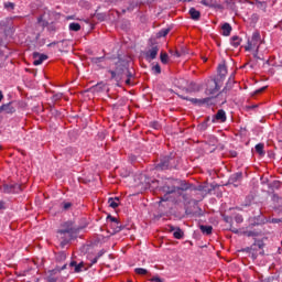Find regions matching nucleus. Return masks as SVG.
<instances>
[{
	"mask_svg": "<svg viewBox=\"0 0 282 282\" xmlns=\"http://www.w3.org/2000/svg\"><path fill=\"white\" fill-rule=\"evenodd\" d=\"M108 74H110V80H115L118 87L126 83V85L131 86L133 85V72L129 69V63L122 59H119L116 63V69H109Z\"/></svg>",
	"mask_w": 282,
	"mask_h": 282,
	"instance_id": "nucleus-1",
	"label": "nucleus"
},
{
	"mask_svg": "<svg viewBox=\"0 0 282 282\" xmlns=\"http://www.w3.org/2000/svg\"><path fill=\"white\" fill-rule=\"evenodd\" d=\"M180 164V159L177 154L171 152L166 155L161 156L160 162L155 165L156 171H172V169H177Z\"/></svg>",
	"mask_w": 282,
	"mask_h": 282,
	"instance_id": "nucleus-2",
	"label": "nucleus"
},
{
	"mask_svg": "<svg viewBox=\"0 0 282 282\" xmlns=\"http://www.w3.org/2000/svg\"><path fill=\"white\" fill-rule=\"evenodd\" d=\"M221 80L219 79H210L207 82V87L205 89L206 96H210V98H215L217 94H219V89H221Z\"/></svg>",
	"mask_w": 282,
	"mask_h": 282,
	"instance_id": "nucleus-3",
	"label": "nucleus"
},
{
	"mask_svg": "<svg viewBox=\"0 0 282 282\" xmlns=\"http://www.w3.org/2000/svg\"><path fill=\"white\" fill-rule=\"evenodd\" d=\"M259 45H261V33L256 31L253 32L251 40H248L245 50L246 52H250V50H253V47H257V50H259Z\"/></svg>",
	"mask_w": 282,
	"mask_h": 282,
	"instance_id": "nucleus-4",
	"label": "nucleus"
},
{
	"mask_svg": "<svg viewBox=\"0 0 282 282\" xmlns=\"http://www.w3.org/2000/svg\"><path fill=\"white\" fill-rule=\"evenodd\" d=\"M63 270H67V264H63L62 268H55L51 271H48L47 276L45 278L46 282H56L58 281V276H61V272H63Z\"/></svg>",
	"mask_w": 282,
	"mask_h": 282,
	"instance_id": "nucleus-5",
	"label": "nucleus"
},
{
	"mask_svg": "<svg viewBox=\"0 0 282 282\" xmlns=\"http://www.w3.org/2000/svg\"><path fill=\"white\" fill-rule=\"evenodd\" d=\"M180 98H182V100H188L189 102H192V105H196V107H203V105H210V102L213 100L212 97L197 99V98L186 97L184 95H181Z\"/></svg>",
	"mask_w": 282,
	"mask_h": 282,
	"instance_id": "nucleus-6",
	"label": "nucleus"
},
{
	"mask_svg": "<svg viewBox=\"0 0 282 282\" xmlns=\"http://www.w3.org/2000/svg\"><path fill=\"white\" fill-rule=\"evenodd\" d=\"M178 183H180V180H170L163 186V193H166V195H173V193H177V184Z\"/></svg>",
	"mask_w": 282,
	"mask_h": 282,
	"instance_id": "nucleus-7",
	"label": "nucleus"
},
{
	"mask_svg": "<svg viewBox=\"0 0 282 282\" xmlns=\"http://www.w3.org/2000/svg\"><path fill=\"white\" fill-rule=\"evenodd\" d=\"M59 235V239H62L61 241V246L62 248L66 247L67 243H69L72 241V239H74V237L76 236L75 234H70V231H57Z\"/></svg>",
	"mask_w": 282,
	"mask_h": 282,
	"instance_id": "nucleus-8",
	"label": "nucleus"
},
{
	"mask_svg": "<svg viewBox=\"0 0 282 282\" xmlns=\"http://www.w3.org/2000/svg\"><path fill=\"white\" fill-rule=\"evenodd\" d=\"M2 193H7V194H10V193H21V185L19 184H4L2 186Z\"/></svg>",
	"mask_w": 282,
	"mask_h": 282,
	"instance_id": "nucleus-9",
	"label": "nucleus"
},
{
	"mask_svg": "<svg viewBox=\"0 0 282 282\" xmlns=\"http://www.w3.org/2000/svg\"><path fill=\"white\" fill-rule=\"evenodd\" d=\"M33 58H34L33 65L39 66V65H43L44 61H47V55L41 54L39 52H34Z\"/></svg>",
	"mask_w": 282,
	"mask_h": 282,
	"instance_id": "nucleus-10",
	"label": "nucleus"
},
{
	"mask_svg": "<svg viewBox=\"0 0 282 282\" xmlns=\"http://www.w3.org/2000/svg\"><path fill=\"white\" fill-rule=\"evenodd\" d=\"M15 113L17 112V108L14 106H12V102H8V104H3L2 106H0V113Z\"/></svg>",
	"mask_w": 282,
	"mask_h": 282,
	"instance_id": "nucleus-11",
	"label": "nucleus"
},
{
	"mask_svg": "<svg viewBox=\"0 0 282 282\" xmlns=\"http://www.w3.org/2000/svg\"><path fill=\"white\" fill-rule=\"evenodd\" d=\"M62 232H68L70 231V235H76L78 232V229L74 227V223L67 221L63 225V229H59Z\"/></svg>",
	"mask_w": 282,
	"mask_h": 282,
	"instance_id": "nucleus-12",
	"label": "nucleus"
},
{
	"mask_svg": "<svg viewBox=\"0 0 282 282\" xmlns=\"http://www.w3.org/2000/svg\"><path fill=\"white\" fill-rule=\"evenodd\" d=\"M226 111L224 109H219L217 113L213 117L212 122H226Z\"/></svg>",
	"mask_w": 282,
	"mask_h": 282,
	"instance_id": "nucleus-13",
	"label": "nucleus"
},
{
	"mask_svg": "<svg viewBox=\"0 0 282 282\" xmlns=\"http://www.w3.org/2000/svg\"><path fill=\"white\" fill-rule=\"evenodd\" d=\"M158 52H160L158 46H153L148 52H145L147 61H155V58H158Z\"/></svg>",
	"mask_w": 282,
	"mask_h": 282,
	"instance_id": "nucleus-14",
	"label": "nucleus"
},
{
	"mask_svg": "<svg viewBox=\"0 0 282 282\" xmlns=\"http://www.w3.org/2000/svg\"><path fill=\"white\" fill-rule=\"evenodd\" d=\"M241 180H243V173L237 172L229 177V184H234V186H239Z\"/></svg>",
	"mask_w": 282,
	"mask_h": 282,
	"instance_id": "nucleus-15",
	"label": "nucleus"
},
{
	"mask_svg": "<svg viewBox=\"0 0 282 282\" xmlns=\"http://www.w3.org/2000/svg\"><path fill=\"white\" fill-rule=\"evenodd\" d=\"M228 74V68L226 67V64H220L218 66V80L224 84V79L226 78V75Z\"/></svg>",
	"mask_w": 282,
	"mask_h": 282,
	"instance_id": "nucleus-16",
	"label": "nucleus"
},
{
	"mask_svg": "<svg viewBox=\"0 0 282 282\" xmlns=\"http://www.w3.org/2000/svg\"><path fill=\"white\" fill-rule=\"evenodd\" d=\"M177 193L180 195V191H189L191 184H188L186 181H180L176 183Z\"/></svg>",
	"mask_w": 282,
	"mask_h": 282,
	"instance_id": "nucleus-17",
	"label": "nucleus"
},
{
	"mask_svg": "<svg viewBox=\"0 0 282 282\" xmlns=\"http://www.w3.org/2000/svg\"><path fill=\"white\" fill-rule=\"evenodd\" d=\"M227 3H231L232 0H225ZM202 6H205L206 8H215L217 4V0H202Z\"/></svg>",
	"mask_w": 282,
	"mask_h": 282,
	"instance_id": "nucleus-18",
	"label": "nucleus"
},
{
	"mask_svg": "<svg viewBox=\"0 0 282 282\" xmlns=\"http://www.w3.org/2000/svg\"><path fill=\"white\" fill-rule=\"evenodd\" d=\"M189 17L193 19V21H199L202 19V13L196 10L195 8L189 9Z\"/></svg>",
	"mask_w": 282,
	"mask_h": 282,
	"instance_id": "nucleus-19",
	"label": "nucleus"
},
{
	"mask_svg": "<svg viewBox=\"0 0 282 282\" xmlns=\"http://www.w3.org/2000/svg\"><path fill=\"white\" fill-rule=\"evenodd\" d=\"M69 268H75L74 271H75L76 273L83 272V268H85V263L80 262V263L78 264V263H76V261H72V262L69 263Z\"/></svg>",
	"mask_w": 282,
	"mask_h": 282,
	"instance_id": "nucleus-20",
	"label": "nucleus"
},
{
	"mask_svg": "<svg viewBox=\"0 0 282 282\" xmlns=\"http://www.w3.org/2000/svg\"><path fill=\"white\" fill-rule=\"evenodd\" d=\"M223 30V36H230V32H232V26H230V23H225L221 26Z\"/></svg>",
	"mask_w": 282,
	"mask_h": 282,
	"instance_id": "nucleus-21",
	"label": "nucleus"
},
{
	"mask_svg": "<svg viewBox=\"0 0 282 282\" xmlns=\"http://www.w3.org/2000/svg\"><path fill=\"white\" fill-rule=\"evenodd\" d=\"M243 237H259L261 230H245L242 231Z\"/></svg>",
	"mask_w": 282,
	"mask_h": 282,
	"instance_id": "nucleus-22",
	"label": "nucleus"
},
{
	"mask_svg": "<svg viewBox=\"0 0 282 282\" xmlns=\"http://www.w3.org/2000/svg\"><path fill=\"white\" fill-rule=\"evenodd\" d=\"M230 45H232V47L237 48L239 47V45H241V37L234 35L230 39Z\"/></svg>",
	"mask_w": 282,
	"mask_h": 282,
	"instance_id": "nucleus-23",
	"label": "nucleus"
},
{
	"mask_svg": "<svg viewBox=\"0 0 282 282\" xmlns=\"http://www.w3.org/2000/svg\"><path fill=\"white\" fill-rule=\"evenodd\" d=\"M108 205L110 208H118V206H120V198H118V197L109 198Z\"/></svg>",
	"mask_w": 282,
	"mask_h": 282,
	"instance_id": "nucleus-24",
	"label": "nucleus"
},
{
	"mask_svg": "<svg viewBox=\"0 0 282 282\" xmlns=\"http://www.w3.org/2000/svg\"><path fill=\"white\" fill-rule=\"evenodd\" d=\"M232 85H235V76H230L225 88L223 89V91L227 93L230 91V89H232Z\"/></svg>",
	"mask_w": 282,
	"mask_h": 282,
	"instance_id": "nucleus-25",
	"label": "nucleus"
},
{
	"mask_svg": "<svg viewBox=\"0 0 282 282\" xmlns=\"http://www.w3.org/2000/svg\"><path fill=\"white\" fill-rule=\"evenodd\" d=\"M199 228L203 235H213V226L200 225Z\"/></svg>",
	"mask_w": 282,
	"mask_h": 282,
	"instance_id": "nucleus-26",
	"label": "nucleus"
},
{
	"mask_svg": "<svg viewBox=\"0 0 282 282\" xmlns=\"http://www.w3.org/2000/svg\"><path fill=\"white\" fill-rule=\"evenodd\" d=\"M68 30H69L70 32H80V23H78V22H72V23H69Z\"/></svg>",
	"mask_w": 282,
	"mask_h": 282,
	"instance_id": "nucleus-27",
	"label": "nucleus"
},
{
	"mask_svg": "<svg viewBox=\"0 0 282 282\" xmlns=\"http://www.w3.org/2000/svg\"><path fill=\"white\" fill-rule=\"evenodd\" d=\"M174 239H183L184 238V231L180 227H176V230L173 232Z\"/></svg>",
	"mask_w": 282,
	"mask_h": 282,
	"instance_id": "nucleus-28",
	"label": "nucleus"
},
{
	"mask_svg": "<svg viewBox=\"0 0 282 282\" xmlns=\"http://www.w3.org/2000/svg\"><path fill=\"white\" fill-rule=\"evenodd\" d=\"M264 144L263 143H258L256 144V152L259 153L261 156L265 155V151L264 149Z\"/></svg>",
	"mask_w": 282,
	"mask_h": 282,
	"instance_id": "nucleus-29",
	"label": "nucleus"
},
{
	"mask_svg": "<svg viewBox=\"0 0 282 282\" xmlns=\"http://www.w3.org/2000/svg\"><path fill=\"white\" fill-rule=\"evenodd\" d=\"M111 228L113 229V232H115V234L124 230V226H122V225L120 224V221L118 223V225H113V223H112V224H111Z\"/></svg>",
	"mask_w": 282,
	"mask_h": 282,
	"instance_id": "nucleus-30",
	"label": "nucleus"
},
{
	"mask_svg": "<svg viewBox=\"0 0 282 282\" xmlns=\"http://www.w3.org/2000/svg\"><path fill=\"white\" fill-rule=\"evenodd\" d=\"M135 274H140L141 276H144V274H149V270L144 268H137L134 269Z\"/></svg>",
	"mask_w": 282,
	"mask_h": 282,
	"instance_id": "nucleus-31",
	"label": "nucleus"
},
{
	"mask_svg": "<svg viewBox=\"0 0 282 282\" xmlns=\"http://www.w3.org/2000/svg\"><path fill=\"white\" fill-rule=\"evenodd\" d=\"M169 32H171V29L167 28V29H162L159 33H158V37L159 39H162L164 36H166L169 34Z\"/></svg>",
	"mask_w": 282,
	"mask_h": 282,
	"instance_id": "nucleus-32",
	"label": "nucleus"
},
{
	"mask_svg": "<svg viewBox=\"0 0 282 282\" xmlns=\"http://www.w3.org/2000/svg\"><path fill=\"white\" fill-rule=\"evenodd\" d=\"M65 259H67V253H65L63 251L57 253L56 261L62 262V261H65Z\"/></svg>",
	"mask_w": 282,
	"mask_h": 282,
	"instance_id": "nucleus-33",
	"label": "nucleus"
},
{
	"mask_svg": "<svg viewBox=\"0 0 282 282\" xmlns=\"http://www.w3.org/2000/svg\"><path fill=\"white\" fill-rule=\"evenodd\" d=\"M72 206H73V204L69 203V202H63V203L61 204L62 210H69V208H72Z\"/></svg>",
	"mask_w": 282,
	"mask_h": 282,
	"instance_id": "nucleus-34",
	"label": "nucleus"
},
{
	"mask_svg": "<svg viewBox=\"0 0 282 282\" xmlns=\"http://www.w3.org/2000/svg\"><path fill=\"white\" fill-rule=\"evenodd\" d=\"M160 58H161V63H163V65H166V63H169V54L161 53Z\"/></svg>",
	"mask_w": 282,
	"mask_h": 282,
	"instance_id": "nucleus-35",
	"label": "nucleus"
},
{
	"mask_svg": "<svg viewBox=\"0 0 282 282\" xmlns=\"http://www.w3.org/2000/svg\"><path fill=\"white\" fill-rule=\"evenodd\" d=\"M152 72L154 74H162V67H160V64H156L152 67Z\"/></svg>",
	"mask_w": 282,
	"mask_h": 282,
	"instance_id": "nucleus-36",
	"label": "nucleus"
},
{
	"mask_svg": "<svg viewBox=\"0 0 282 282\" xmlns=\"http://www.w3.org/2000/svg\"><path fill=\"white\" fill-rule=\"evenodd\" d=\"M107 219L109 221H111L112 226H118V218L113 217V216H108Z\"/></svg>",
	"mask_w": 282,
	"mask_h": 282,
	"instance_id": "nucleus-37",
	"label": "nucleus"
},
{
	"mask_svg": "<svg viewBox=\"0 0 282 282\" xmlns=\"http://www.w3.org/2000/svg\"><path fill=\"white\" fill-rule=\"evenodd\" d=\"M257 7H258L260 10H265V9L268 8V3L258 1V2H257Z\"/></svg>",
	"mask_w": 282,
	"mask_h": 282,
	"instance_id": "nucleus-38",
	"label": "nucleus"
},
{
	"mask_svg": "<svg viewBox=\"0 0 282 282\" xmlns=\"http://www.w3.org/2000/svg\"><path fill=\"white\" fill-rule=\"evenodd\" d=\"M253 246H258V248L261 250L265 243H263V240H256Z\"/></svg>",
	"mask_w": 282,
	"mask_h": 282,
	"instance_id": "nucleus-39",
	"label": "nucleus"
},
{
	"mask_svg": "<svg viewBox=\"0 0 282 282\" xmlns=\"http://www.w3.org/2000/svg\"><path fill=\"white\" fill-rule=\"evenodd\" d=\"M235 221H236V224H243V216H241V215H236L235 216Z\"/></svg>",
	"mask_w": 282,
	"mask_h": 282,
	"instance_id": "nucleus-40",
	"label": "nucleus"
},
{
	"mask_svg": "<svg viewBox=\"0 0 282 282\" xmlns=\"http://www.w3.org/2000/svg\"><path fill=\"white\" fill-rule=\"evenodd\" d=\"M102 61H105V56H102V57H93L91 58V63H96V64L102 63Z\"/></svg>",
	"mask_w": 282,
	"mask_h": 282,
	"instance_id": "nucleus-41",
	"label": "nucleus"
},
{
	"mask_svg": "<svg viewBox=\"0 0 282 282\" xmlns=\"http://www.w3.org/2000/svg\"><path fill=\"white\" fill-rule=\"evenodd\" d=\"M170 53L173 56H176V58H180V56H182V52H180L178 50H176V51L171 50Z\"/></svg>",
	"mask_w": 282,
	"mask_h": 282,
	"instance_id": "nucleus-42",
	"label": "nucleus"
},
{
	"mask_svg": "<svg viewBox=\"0 0 282 282\" xmlns=\"http://www.w3.org/2000/svg\"><path fill=\"white\" fill-rule=\"evenodd\" d=\"M4 8H7V10H14V3H12V2H6V3H4Z\"/></svg>",
	"mask_w": 282,
	"mask_h": 282,
	"instance_id": "nucleus-43",
	"label": "nucleus"
},
{
	"mask_svg": "<svg viewBox=\"0 0 282 282\" xmlns=\"http://www.w3.org/2000/svg\"><path fill=\"white\" fill-rule=\"evenodd\" d=\"M208 120H210V119H207L206 121H204L203 123H200V129H202L203 131H206V129L208 128Z\"/></svg>",
	"mask_w": 282,
	"mask_h": 282,
	"instance_id": "nucleus-44",
	"label": "nucleus"
},
{
	"mask_svg": "<svg viewBox=\"0 0 282 282\" xmlns=\"http://www.w3.org/2000/svg\"><path fill=\"white\" fill-rule=\"evenodd\" d=\"M61 98H63V94L62 93H57L55 95H53V100H61Z\"/></svg>",
	"mask_w": 282,
	"mask_h": 282,
	"instance_id": "nucleus-45",
	"label": "nucleus"
},
{
	"mask_svg": "<svg viewBox=\"0 0 282 282\" xmlns=\"http://www.w3.org/2000/svg\"><path fill=\"white\" fill-rule=\"evenodd\" d=\"M96 19H98V21H105L106 15L104 13H97Z\"/></svg>",
	"mask_w": 282,
	"mask_h": 282,
	"instance_id": "nucleus-46",
	"label": "nucleus"
},
{
	"mask_svg": "<svg viewBox=\"0 0 282 282\" xmlns=\"http://www.w3.org/2000/svg\"><path fill=\"white\" fill-rule=\"evenodd\" d=\"M150 281H152V282H164V280H162L160 276H153L152 279H150Z\"/></svg>",
	"mask_w": 282,
	"mask_h": 282,
	"instance_id": "nucleus-47",
	"label": "nucleus"
},
{
	"mask_svg": "<svg viewBox=\"0 0 282 282\" xmlns=\"http://www.w3.org/2000/svg\"><path fill=\"white\" fill-rule=\"evenodd\" d=\"M37 23H40L41 25H43V28H45V25H47L46 21H43V18H39L37 19Z\"/></svg>",
	"mask_w": 282,
	"mask_h": 282,
	"instance_id": "nucleus-48",
	"label": "nucleus"
},
{
	"mask_svg": "<svg viewBox=\"0 0 282 282\" xmlns=\"http://www.w3.org/2000/svg\"><path fill=\"white\" fill-rule=\"evenodd\" d=\"M170 232H175L177 230V227L173 226V225H169L167 226Z\"/></svg>",
	"mask_w": 282,
	"mask_h": 282,
	"instance_id": "nucleus-49",
	"label": "nucleus"
},
{
	"mask_svg": "<svg viewBox=\"0 0 282 282\" xmlns=\"http://www.w3.org/2000/svg\"><path fill=\"white\" fill-rule=\"evenodd\" d=\"M0 47H8V44H6V41H3V37H0Z\"/></svg>",
	"mask_w": 282,
	"mask_h": 282,
	"instance_id": "nucleus-50",
	"label": "nucleus"
},
{
	"mask_svg": "<svg viewBox=\"0 0 282 282\" xmlns=\"http://www.w3.org/2000/svg\"><path fill=\"white\" fill-rule=\"evenodd\" d=\"M264 89H268V87H262V88H260V89H257L256 91H254V94L257 95V94H263V90Z\"/></svg>",
	"mask_w": 282,
	"mask_h": 282,
	"instance_id": "nucleus-51",
	"label": "nucleus"
},
{
	"mask_svg": "<svg viewBox=\"0 0 282 282\" xmlns=\"http://www.w3.org/2000/svg\"><path fill=\"white\" fill-rule=\"evenodd\" d=\"M153 129H160V123L158 121L152 122Z\"/></svg>",
	"mask_w": 282,
	"mask_h": 282,
	"instance_id": "nucleus-52",
	"label": "nucleus"
},
{
	"mask_svg": "<svg viewBox=\"0 0 282 282\" xmlns=\"http://www.w3.org/2000/svg\"><path fill=\"white\" fill-rule=\"evenodd\" d=\"M0 210H6V202L0 200Z\"/></svg>",
	"mask_w": 282,
	"mask_h": 282,
	"instance_id": "nucleus-53",
	"label": "nucleus"
},
{
	"mask_svg": "<svg viewBox=\"0 0 282 282\" xmlns=\"http://www.w3.org/2000/svg\"><path fill=\"white\" fill-rule=\"evenodd\" d=\"M98 257H95L93 260H91V263H90V265H95V263H98Z\"/></svg>",
	"mask_w": 282,
	"mask_h": 282,
	"instance_id": "nucleus-54",
	"label": "nucleus"
},
{
	"mask_svg": "<svg viewBox=\"0 0 282 282\" xmlns=\"http://www.w3.org/2000/svg\"><path fill=\"white\" fill-rule=\"evenodd\" d=\"M230 230H231V232H234L235 235H238L239 234V229H237V228H230Z\"/></svg>",
	"mask_w": 282,
	"mask_h": 282,
	"instance_id": "nucleus-55",
	"label": "nucleus"
},
{
	"mask_svg": "<svg viewBox=\"0 0 282 282\" xmlns=\"http://www.w3.org/2000/svg\"><path fill=\"white\" fill-rule=\"evenodd\" d=\"M254 226H259V223H251L248 228H254Z\"/></svg>",
	"mask_w": 282,
	"mask_h": 282,
	"instance_id": "nucleus-56",
	"label": "nucleus"
},
{
	"mask_svg": "<svg viewBox=\"0 0 282 282\" xmlns=\"http://www.w3.org/2000/svg\"><path fill=\"white\" fill-rule=\"evenodd\" d=\"M102 254H105V251H99L98 254L96 257H98V259H100V257H102Z\"/></svg>",
	"mask_w": 282,
	"mask_h": 282,
	"instance_id": "nucleus-57",
	"label": "nucleus"
},
{
	"mask_svg": "<svg viewBox=\"0 0 282 282\" xmlns=\"http://www.w3.org/2000/svg\"><path fill=\"white\" fill-rule=\"evenodd\" d=\"M254 58H261L259 57V48H257L256 54H253Z\"/></svg>",
	"mask_w": 282,
	"mask_h": 282,
	"instance_id": "nucleus-58",
	"label": "nucleus"
},
{
	"mask_svg": "<svg viewBox=\"0 0 282 282\" xmlns=\"http://www.w3.org/2000/svg\"><path fill=\"white\" fill-rule=\"evenodd\" d=\"M74 19H76L74 15H68V17L66 18L67 21H72V20H74Z\"/></svg>",
	"mask_w": 282,
	"mask_h": 282,
	"instance_id": "nucleus-59",
	"label": "nucleus"
},
{
	"mask_svg": "<svg viewBox=\"0 0 282 282\" xmlns=\"http://www.w3.org/2000/svg\"><path fill=\"white\" fill-rule=\"evenodd\" d=\"M278 28H279V30H281V32H282V20L278 23Z\"/></svg>",
	"mask_w": 282,
	"mask_h": 282,
	"instance_id": "nucleus-60",
	"label": "nucleus"
},
{
	"mask_svg": "<svg viewBox=\"0 0 282 282\" xmlns=\"http://www.w3.org/2000/svg\"><path fill=\"white\" fill-rule=\"evenodd\" d=\"M180 52H181L182 56H184V54H186V50H184V48H182Z\"/></svg>",
	"mask_w": 282,
	"mask_h": 282,
	"instance_id": "nucleus-61",
	"label": "nucleus"
},
{
	"mask_svg": "<svg viewBox=\"0 0 282 282\" xmlns=\"http://www.w3.org/2000/svg\"><path fill=\"white\" fill-rule=\"evenodd\" d=\"M3 100V91L0 90V102Z\"/></svg>",
	"mask_w": 282,
	"mask_h": 282,
	"instance_id": "nucleus-62",
	"label": "nucleus"
},
{
	"mask_svg": "<svg viewBox=\"0 0 282 282\" xmlns=\"http://www.w3.org/2000/svg\"><path fill=\"white\" fill-rule=\"evenodd\" d=\"M232 158H237V152L231 153Z\"/></svg>",
	"mask_w": 282,
	"mask_h": 282,
	"instance_id": "nucleus-63",
	"label": "nucleus"
},
{
	"mask_svg": "<svg viewBox=\"0 0 282 282\" xmlns=\"http://www.w3.org/2000/svg\"><path fill=\"white\" fill-rule=\"evenodd\" d=\"M261 282H270V279H264Z\"/></svg>",
	"mask_w": 282,
	"mask_h": 282,
	"instance_id": "nucleus-64",
	"label": "nucleus"
}]
</instances>
